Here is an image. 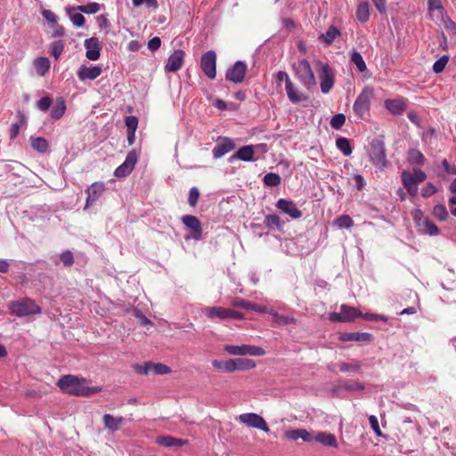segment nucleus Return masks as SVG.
<instances>
[{
    "mask_svg": "<svg viewBox=\"0 0 456 456\" xmlns=\"http://www.w3.org/2000/svg\"><path fill=\"white\" fill-rule=\"evenodd\" d=\"M225 352L232 355H253L262 356L265 355V351L257 346L242 345V346H232L229 345L224 347Z\"/></svg>",
    "mask_w": 456,
    "mask_h": 456,
    "instance_id": "obj_10",
    "label": "nucleus"
},
{
    "mask_svg": "<svg viewBox=\"0 0 456 456\" xmlns=\"http://www.w3.org/2000/svg\"><path fill=\"white\" fill-rule=\"evenodd\" d=\"M343 387L350 391H361L364 389V385L358 381L349 380L345 382Z\"/></svg>",
    "mask_w": 456,
    "mask_h": 456,
    "instance_id": "obj_56",
    "label": "nucleus"
},
{
    "mask_svg": "<svg viewBox=\"0 0 456 456\" xmlns=\"http://www.w3.org/2000/svg\"><path fill=\"white\" fill-rule=\"evenodd\" d=\"M362 313L356 308L342 305L339 313H331L329 319L331 322H347L354 321L356 317H360Z\"/></svg>",
    "mask_w": 456,
    "mask_h": 456,
    "instance_id": "obj_11",
    "label": "nucleus"
},
{
    "mask_svg": "<svg viewBox=\"0 0 456 456\" xmlns=\"http://www.w3.org/2000/svg\"><path fill=\"white\" fill-rule=\"evenodd\" d=\"M264 224L268 228L275 227L277 230L281 231L282 223L277 215H267L265 217Z\"/></svg>",
    "mask_w": 456,
    "mask_h": 456,
    "instance_id": "obj_42",
    "label": "nucleus"
},
{
    "mask_svg": "<svg viewBox=\"0 0 456 456\" xmlns=\"http://www.w3.org/2000/svg\"><path fill=\"white\" fill-rule=\"evenodd\" d=\"M237 419L248 428H256L266 433L270 432V428L265 419L256 413H242L239 415Z\"/></svg>",
    "mask_w": 456,
    "mask_h": 456,
    "instance_id": "obj_7",
    "label": "nucleus"
},
{
    "mask_svg": "<svg viewBox=\"0 0 456 456\" xmlns=\"http://www.w3.org/2000/svg\"><path fill=\"white\" fill-rule=\"evenodd\" d=\"M75 9L70 8L68 10V13L72 24L77 28H82L85 26L86 19L81 13H71Z\"/></svg>",
    "mask_w": 456,
    "mask_h": 456,
    "instance_id": "obj_47",
    "label": "nucleus"
},
{
    "mask_svg": "<svg viewBox=\"0 0 456 456\" xmlns=\"http://www.w3.org/2000/svg\"><path fill=\"white\" fill-rule=\"evenodd\" d=\"M370 159L372 164L380 169L387 166L385 143L382 140L375 138L370 142Z\"/></svg>",
    "mask_w": 456,
    "mask_h": 456,
    "instance_id": "obj_3",
    "label": "nucleus"
},
{
    "mask_svg": "<svg viewBox=\"0 0 456 456\" xmlns=\"http://www.w3.org/2000/svg\"><path fill=\"white\" fill-rule=\"evenodd\" d=\"M339 35V30L336 27L330 26L325 33L320 35L319 39L322 40L326 45H330Z\"/></svg>",
    "mask_w": 456,
    "mask_h": 456,
    "instance_id": "obj_34",
    "label": "nucleus"
},
{
    "mask_svg": "<svg viewBox=\"0 0 456 456\" xmlns=\"http://www.w3.org/2000/svg\"><path fill=\"white\" fill-rule=\"evenodd\" d=\"M336 145L338 149L345 155L350 156L352 154V147L350 144V141L346 137H338L336 140Z\"/></svg>",
    "mask_w": 456,
    "mask_h": 456,
    "instance_id": "obj_40",
    "label": "nucleus"
},
{
    "mask_svg": "<svg viewBox=\"0 0 456 456\" xmlns=\"http://www.w3.org/2000/svg\"><path fill=\"white\" fill-rule=\"evenodd\" d=\"M422 233L428 234L430 236H436L439 234L438 227L428 218H424L422 224L419 226Z\"/></svg>",
    "mask_w": 456,
    "mask_h": 456,
    "instance_id": "obj_33",
    "label": "nucleus"
},
{
    "mask_svg": "<svg viewBox=\"0 0 456 456\" xmlns=\"http://www.w3.org/2000/svg\"><path fill=\"white\" fill-rule=\"evenodd\" d=\"M42 15L49 23L53 24V23H57V21H58L57 15L50 10H43Z\"/></svg>",
    "mask_w": 456,
    "mask_h": 456,
    "instance_id": "obj_62",
    "label": "nucleus"
},
{
    "mask_svg": "<svg viewBox=\"0 0 456 456\" xmlns=\"http://www.w3.org/2000/svg\"><path fill=\"white\" fill-rule=\"evenodd\" d=\"M276 79L279 82L285 81V83H286V86L285 87H289L290 88V86H291V80H290L289 75L285 71H279V72H277Z\"/></svg>",
    "mask_w": 456,
    "mask_h": 456,
    "instance_id": "obj_63",
    "label": "nucleus"
},
{
    "mask_svg": "<svg viewBox=\"0 0 456 456\" xmlns=\"http://www.w3.org/2000/svg\"><path fill=\"white\" fill-rule=\"evenodd\" d=\"M369 422L377 436H384V435L379 428V420L376 416L370 415L369 417Z\"/></svg>",
    "mask_w": 456,
    "mask_h": 456,
    "instance_id": "obj_57",
    "label": "nucleus"
},
{
    "mask_svg": "<svg viewBox=\"0 0 456 456\" xmlns=\"http://www.w3.org/2000/svg\"><path fill=\"white\" fill-rule=\"evenodd\" d=\"M90 381L74 375H64L57 382L58 387L64 393L74 396H90L102 391L101 387H88Z\"/></svg>",
    "mask_w": 456,
    "mask_h": 456,
    "instance_id": "obj_1",
    "label": "nucleus"
},
{
    "mask_svg": "<svg viewBox=\"0 0 456 456\" xmlns=\"http://www.w3.org/2000/svg\"><path fill=\"white\" fill-rule=\"evenodd\" d=\"M362 367L360 361H353L352 362H340L338 369L341 372H356Z\"/></svg>",
    "mask_w": 456,
    "mask_h": 456,
    "instance_id": "obj_43",
    "label": "nucleus"
},
{
    "mask_svg": "<svg viewBox=\"0 0 456 456\" xmlns=\"http://www.w3.org/2000/svg\"><path fill=\"white\" fill-rule=\"evenodd\" d=\"M105 191V184L102 182L93 183L86 190V201L85 209L87 208L90 204L96 201Z\"/></svg>",
    "mask_w": 456,
    "mask_h": 456,
    "instance_id": "obj_18",
    "label": "nucleus"
},
{
    "mask_svg": "<svg viewBox=\"0 0 456 456\" xmlns=\"http://www.w3.org/2000/svg\"><path fill=\"white\" fill-rule=\"evenodd\" d=\"M232 361V370H247L256 367V362L251 359L235 358Z\"/></svg>",
    "mask_w": 456,
    "mask_h": 456,
    "instance_id": "obj_30",
    "label": "nucleus"
},
{
    "mask_svg": "<svg viewBox=\"0 0 456 456\" xmlns=\"http://www.w3.org/2000/svg\"><path fill=\"white\" fill-rule=\"evenodd\" d=\"M85 47L86 49V56L91 61H96L101 55V45L99 39L92 37L85 40Z\"/></svg>",
    "mask_w": 456,
    "mask_h": 456,
    "instance_id": "obj_17",
    "label": "nucleus"
},
{
    "mask_svg": "<svg viewBox=\"0 0 456 456\" xmlns=\"http://www.w3.org/2000/svg\"><path fill=\"white\" fill-rule=\"evenodd\" d=\"M267 313L273 316V322L275 323L276 326H284L289 323H294L296 322V320L293 317L281 315L277 312L273 310L268 311Z\"/></svg>",
    "mask_w": 456,
    "mask_h": 456,
    "instance_id": "obj_39",
    "label": "nucleus"
},
{
    "mask_svg": "<svg viewBox=\"0 0 456 456\" xmlns=\"http://www.w3.org/2000/svg\"><path fill=\"white\" fill-rule=\"evenodd\" d=\"M436 192V188L431 183H427L421 190V195L424 198H428Z\"/></svg>",
    "mask_w": 456,
    "mask_h": 456,
    "instance_id": "obj_60",
    "label": "nucleus"
},
{
    "mask_svg": "<svg viewBox=\"0 0 456 456\" xmlns=\"http://www.w3.org/2000/svg\"><path fill=\"white\" fill-rule=\"evenodd\" d=\"M206 316L209 319H234L240 320L243 319L244 315L240 312L232 310L231 308H224L221 306H212L207 307L204 310Z\"/></svg>",
    "mask_w": 456,
    "mask_h": 456,
    "instance_id": "obj_5",
    "label": "nucleus"
},
{
    "mask_svg": "<svg viewBox=\"0 0 456 456\" xmlns=\"http://www.w3.org/2000/svg\"><path fill=\"white\" fill-rule=\"evenodd\" d=\"M315 441L329 447L337 448L338 446L336 436L331 433L319 432L315 434Z\"/></svg>",
    "mask_w": 456,
    "mask_h": 456,
    "instance_id": "obj_29",
    "label": "nucleus"
},
{
    "mask_svg": "<svg viewBox=\"0 0 456 456\" xmlns=\"http://www.w3.org/2000/svg\"><path fill=\"white\" fill-rule=\"evenodd\" d=\"M125 124L127 131L135 132L138 126V118L135 116H127Z\"/></svg>",
    "mask_w": 456,
    "mask_h": 456,
    "instance_id": "obj_55",
    "label": "nucleus"
},
{
    "mask_svg": "<svg viewBox=\"0 0 456 456\" xmlns=\"http://www.w3.org/2000/svg\"><path fill=\"white\" fill-rule=\"evenodd\" d=\"M161 40L159 37H154L148 42V48L151 51H156L160 47Z\"/></svg>",
    "mask_w": 456,
    "mask_h": 456,
    "instance_id": "obj_64",
    "label": "nucleus"
},
{
    "mask_svg": "<svg viewBox=\"0 0 456 456\" xmlns=\"http://www.w3.org/2000/svg\"><path fill=\"white\" fill-rule=\"evenodd\" d=\"M286 92L289 99L293 102H299L304 100V95L297 91L292 82L290 88L286 87Z\"/></svg>",
    "mask_w": 456,
    "mask_h": 456,
    "instance_id": "obj_51",
    "label": "nucleus"
},
{
    "mask_svg": "<svg viewBox=\"0 0 456 456\" xmlns=\"http://www.w3.org/2000/svg\"><path fill=\"white\" fill-rule=\"evenodd\" d=\"M334 224L338 228H351L354 225V221L348 215H343L334 221Z\"/></svg>",
    "mask_w": 456,
    "mask_h": 456,
    "instance_id": "obj_48",
    "label": "nucleus"
},
{
    "mask_svg": "<svg viewBox=\"0 0 456 456\" xmlns=\"http://www.w3.org/2000/svg\"><path fill=\"white\" fill-rule=\"evenodd\" d=\"M432 214L435 217H436L439 221H445L448 217V211L445 206L438 204L433 208Z\"/></svg>",
    "mask_w": 456,
    "mask_h": 456,
    "instance_id": "obj_49",
    "label": "nucleus"
},
{
    "mask_svg": "<svg viewBox=\"0 0 456 456\" xmlns=\"http://www.w3.org/2000/svg\"><path fill=\"white\" fill-rule=\"evenodd\" d=\"M52 99L49 97V96H45V97H42L38 102H37V107L39 110H43V111H46L49 110V108L51 107L52 105Z\"/></svg>",
    "mask_w": 456,
    "mask_h": 456,
    "instance_id": "obj_59",
    "label": "nucleus"
},
{
    "mask_svg": "<svg viewBox=\"0 0 456 456\" xmlns=\"http://www.w3.org/2000/svg\"><path fill=\"white\" fill-rule=\"evenodd\" d=\"M9 309L12 314L18 317L37 314L42 311L41 307L29 297H25L21 300L11 302L9 305Z\"/></svg>",
    "mask_w": 456,
    "mask_h": 456,
    "instance_id": "obj_2",
    "label": "nucleus"
},
{
    "mask_svg": "<svg viewBox=\"0 0 456 456\" xmlns=\"http://www.w3.org/2000/svg\"><path fill=\"white\" fill-rule=\"evenodd\" d=\"M155 442L157 444L167 448L182 447L188 444V440L186 439L176 438L171 436H157Z\"/></svg>",
    "mask_w": 456,
    "mask_h": 456,
    "instance_id": "obj_21",
    "label": "nucleus"
},
{
    "mask_svg": "<svg viewBox=\"0 0 456 456\" xmlns=\"http://www.w3.org/2000/svg\"><path fill=\"white\" fill-rule=\"evenodd\" d=\"M102 73V69L98 66L86 67L81 66L77 71V77L80 80L86 79L94 80L97 78Z\"/></svg>",
    "mask_w": 456,
    "mask_h": 456,
    "instance_id": "obj_26",
    "label": "nucleus"
},
{
    "mask_svg": "<svg viewBox=\"0 0 456 456\" xmlns=\"http://www.w3.org/2000/svg\"><path fill=\"white\" fill-rule=\"evenodd\" d=\"M185 53L183 50L175 51L167 59L165 65L166 72H176L183 65Z\"/></svg>",
    "mask_w": 456,
    "mask_h": 456,
    "instance_id": "obj_15",
    "label": "nucleus"
},
{
    "mask_svg": "<svg viewBox=\"0 0 456 456\" xmlns=\"http://www.w3.org/2000/svg\"><path fill=\"white\" fill-rule=\"evenodd\" d=\"M448 61H449V57L446 56V55H443L442 57H440L433 65V71L435 73H441L446 64L448 63Z\"/></svg>",
    "mask_w": 456,
    "mask_h": 456,
    "instance_id": "obj_53",
    "label": "nucleus"
},
{
    "mask_svg": "<svg viewBox=\"0 0 456 456\" xmlns=\"http://www.w3.org/2000/svg\"><path fill=\"white\" fill-rule=\"evenodd\" d=\"M73 9H76L77 11L83 13L94 14L101 10V4L94 2L85 5H77L76 7H73Z\"/></svg>",
    "mask_w": 456,
    "mask_h": 456,
    "instance_id": "obj_41",
    "label": "nucleus"
},
{
    "mask_svg": "<svg viewBox=\"0 0 456 456\" xmlns=\"http://www.w3.org/2000/svg\"><path fill=\"white\" fill-rule=\"evenodd\" d=\"M285 437L293 441H296L299 438L303 439L304 441H310L311 435L305 429H291L286 431Z\"/></svg>",
    "mask_w": 456,
    "mask_h": 456,
    "instance_id": "obj_31",
    "label": "nucleus"
},
{
    "mask_svg": "<svg viewBox=\"0 0 456 456\" xmlns=\"http://www.w3.org/2000/svg\"><path fill=\"white\" fill-rule=\"evenodd\" d=\"M346 122V116L342 113L336 114L332 117L330 124L333 129L339 130Z\"/></svg>",
    "mask_w": 456,
    "mask_h": 456,
    "instance_id": "obj_52",
    "label": "nucleus"
},
{
    "mask_svg": "<svg viewBox=\"0 0 456 456\" xmlns=\"http://www.w3.org/2000/svg\"><path fill=\"white\" fill-rule=\"evenodd\" d=\"M339 340L343 342H370L372 335L368 332H345L339 335Z\"/></svg>",
    "mask_w": 456,
    "mask_h": 456,
    "instance_id": "obj_22",
    "label": "nucleus"
},
{
    "mask_svg": "<svg viewBox=\"0 0 456 456\" xmlns=\"http://www.w3.org/2000/svg\"><path fill=\"white\" fill-rule=\"evenodd\" d=\"M234 149L235 143L231 138L219 136L216 140V145L214 147L212 153L215 159H220Z\"/></svg>",
    "mask_w": 456,
    "mask_h": 456,
    "instance_id": "obj_14",
    "label": "nucleus"
},
{
    "mask_svg": "<svg viewBox=\"0 0 456 456\" xmlns=\"http://www.w3.org/2000/svg\"><path fill=\"white\" fill-rule=\"evenodd\" d=\"M232 305L235 307H240V308H244L246 310H251V311H254L256 313L265 314V313L268 312V309L266 306L261 305L258 304H254V303H251L248 300H245V299L240 298V297L235 298L232 301Z\"/></svg>",
    "mask_w": 456,
    "mask_h": 456,
    "instance_id": "obj_25",
    "label": "nucleus"
},
{
    "mask_svg": "<svg viewBox=\"0 0 456 456\" xmlns=\"http://www.w3.org/2000/svg\"><path fill=\"white\" fill-rule=\"evenodd\" d=\"M66 103L62 98H58L51 109V117L53 119H60L65 113Z\"/></svg>",
    "mask_w": 456,
    "mask_h": 456,
    "instance_id": "obj_32",
    "label": "nucleus"
},
{
    "mask_svg": "<svg viewBox=\"0 0 456 456\" xmlns=\"http://www.w3.org/2000/svg\"><path fill=\"white\" fill-rule=\"evenodd\" d=\"M102 421L105 428L111 432L119 430L126 423V420L122 416L115 417L109 413L103 415Z\"/></svg>",
    "mask_w": 456,
    "mask_h": 456,
    "instance_id": "obj_20",
    "label": "nucleus"
},
{
    "mask_svg": "<svg viewBox=\"0 0 456 456\" xmlns=\"http://www.w3.org/2000/svg\"><path fill=\"white\" fill-rule=\"evenodd\" d=\"M199 198H200L199 189L197 187L191 188L190 191H189V197H188L189 205L192 208L196 207Z\"/></svg>",
    "mask_w": 456,
    "mask_h": 456,
    "instance_id": "obj_54",
    "label": "nucleus"
},
{
    "mask_svg": "<svg viewBox=\"0 0 456 456\" xmlns=\"http://www.w3.org/2000/svg\"><path fill=\"white\" fill-rule=\"evenodd\" d=\"M37 73L44 76L50 69V61L46 57H38L34 61Z\"/></svg>",
    "mask_w": 456,
    "mask_h": 456,
    "instance_id": "obj_36",
    "label": "nucleus"
},
{
    "mask_svg": "<svg viewBox=\"0 0 456 456\" xmlns=\"http://www.w3.org/2000/svg\"><path fill=\"white\" fill-rule=\"evenodd\" d=\"M61 260L63 263L64 266H66V267L71 266L74 263V257H73L72 252L69 250L64 251L61 255Z\"/></svg>",
    "mask_w": 456,
    "mask_h": 456,
    "instance_id": "obj_58",
    "label": "nucleus"
},
{
    "mask_svg": "<svg viewBox=\"0 0 456 456\" xmlns=\"http://www.w3.org/2000/svg\"><path fill=\"white\" fill-rule=\"evenodd\" d=\"M351 61L357 67L358 70L363 72L367 69L366 63L359 52L351 54Z\"/></svg>",
    "mask_w": 456,
    "mask_h": 456,
    "instance_id": "obj_46",
    "label": "nucleus"
},
{
    "mask_svg": "<svg viewBox=\"0 0 456 456\" xmlns=\"http://www.w3.org/2000/svg\"><path fill=\"white\" fill-rule=\"evenodd\" d=\"M411 175L414 178V180L417 183V184L424 182L426 180V178H427L426 174L422 170L417 169V168L413 169V172L411 173Z\"/></svg>",
    "mask_w": 456,
    "mask_h": 456,
    "instance_id": "obj_61",
    "label": "nucleus"
},
{
    "mask_svg": "<svg viewBox=\"0 0 456 456\" xmlns=\"http://www.w3.org/2000/svg\"><path fill=\"white\" fill-rule=\"evenodd\" d=\"M408 161L411 164L424 165L425 157L424 155L417 149H410L408 151Z\"/></svg>",
    "mask_w": 456,
    "mask_h": 456,
    "instance_id": "obj_38",
    "label": "nucleus"
},
{
    "mask_svg": "<svg viewBox=\"0 0 456 456\" xmlns=\"http://www.w3.org/2000/svg\"><path fill=\"white\" fill-rule=\"evenodd\" d=\"M212 365L216 370H222L224 372H233L232 359H229L227 361L214 360V361H212Z\"/></svg>",
    "mask_w": 456,
    "mask_h": 456,
    "instance_id": "obj_44",
    "label": "nucleus"
},
{
    "mask_svg": "<svg viewBox=\"0 0 456 456\" xmlns=\"http://www.w3.org/2000/svg\"><path fill=\"white\" fill-rule=\"evenodd\" d=\"M255 149L253 145H245L240 147L234 155L229 158V162L232 163L235 159L243 161H251L254 159Z\"/></svg>",
    "mask_w": 456,
    "mask_h": 456,
    "instance_id": "obj_23",
    "label": "nucleus"
},
{
    "mask_svg": "<svg viewBox=\"0 0 456 456\" xmlns=\"http://www.w3.org/2000/svg\"><path fill=\"white\" fill-rule=\"evenodd\" d=\"M386 109L393 115H402L406 109L404 99H388L384 102Z\"/></svg>",
    "mask_w": 456,
    "mask_h": 456,
    "instance_id": "obj_24",
    "label": "nucleus"
},
{
    "mask_svg": "<svg viewBox=\"0 0 456 456\" xmlns=\"http://www.w3.org/2000/svg\"><path fill=\"white\" fill-rule=\"evenodd\" d=\"M321 69L319 70V80L321 91L323 94H328L335 84V71L327 63H319Z\"/></svg>",
    "mask_w": 456,
    "mask_h": 456,
    "instance_id": "obj_6",
    "label": "nucleus"
},
{
    "mask_svg": "<svg viewBox=\"0 0 456 456\" xmlns=\"http://www.w3.org/2000/svg\"><path fill=\"white\" fill-rule=\"evenodd\" d=\"M137 160L138 156L135 151H129L126 157V160L115 169V176L123 178L129 175L134 168Z\"/></svg>",
    "mask_w": 456,
    "mask_h": 456,
    "instance_id": "obj_12",
    "label": "nucleus"
},
{
    "mask_svg": "<svg viewBox=\"0 0 456 456\" xmlns=\"http://www.w3.org/2000/svg\"><path fill=\"white\" fill-rule=\"evenodd\" d=\"M276 207L278 209H280L283 213H286L293 219H297L302 216V212L297 208L296 204L291 200L280 199L276 203Z\"/></svg>",
    "mask_w": 456,
    "mask_h": 456,
    "instance_id": "obj_19",
    "label": "nucleus"
},
{
    "mask_svg": "<svg viewBox=\"0 0 456 456\" xmlns=\"http://www.w3.org/2000/svg\"><path fill=\"white\" fill-rule=\"evenodd\" d=\"M294 69L298 79L305 86L314 85V72L309 61L305 59L294 64Z\"/></svg>",
    "mask_w": 456,
    "mask_h": 456,
    "instance_id": "obj_8",
    "label": "nucleus"
},
{
    "mask_svg": "<svg viewBox=\"0 0 456 456\" xmlns=\"http://www.w3.org/2000/svg\"><path fill=\"white\" fill-rule=\"evenodd\" d=\"M152 371L155 374H168L171 372V368L166 364L163 363H151L147 362L145 363L143 367V373L148 374L149 372Z\"/></svg>",
    "mask_w": 456,
    "mask_h": 456,
    "instance_id": "obj_28",
    "label": "nucleus"
},
{
    "mask_svg": "<svg viewBox=\"0 0 456 456\" xmlns=\"http://www.w3.org/2000/svg\"><path fill=\"white\" fill-rule=\"evenodd\" d=\"M401 177L403 184L407 190L408 193L411 196H416L418 193V184L412 177L411 173L408 171H403Z\"/></svg>",
    "mask_w": 456,
    "mask_h": 456,
    "instance_id": "obj_27",
    "label": "nucleus"
},
{
    "mask_svg": "<svg viewBox=\"0 0 456 456\" xmlns=\"http://www.w3.org/2000/svg\"><path fill=\"white\" fill-rule=\"evenodd\" d=\"M263 181L266 186L275 187L281 184V178L278 174L271 172L264 176Z\"/></svg>",
    "mask_w": 456,
    "mask_h": 456,
    "instance_id": "obj_45",
    "label": "nucleus"
},
{
    "mask_svg": "<svg viewBox=\"0 0 456 456\" xmlns=\"http://www.w3.org/2000/svg\"><path fill=\"white\" fill-rule=\"evenodd\" d=\"M200 68L203 73L210 79L216 76V53L213 50L206 52L200 59Z\"/></svg>",
    "mask_w": 456,
    "mask_h": 456,
    "instance_id": "obj_9",
    "label": "nucleus"
},
{
    "mask_svg": "<svg viewBox=\"0 0 456 456\" xmlns=\"http://www.w3.org/2000/svg\"><path fill=\"white\" fill-rule=\"evenodd\" d=\"M246 71L247 65L244 62L238 61L232 67L227 69L225 78L226 80L235 84L241 83L244 80Z\"/></svg>",
    "mask_w": 456,
    "mask_h": 456,
    "instance_id": "obj_13",
    "label": "nucleus"
},
{
    "mask_svg": "<svg viewBox=\"0 0 456 456\" xmlns=\"http://www.w3.org/2000/svg\"><path fill=\"white\" fill-rule=\"evenodd\" d=\"M51 54L58 60L64 50V43L61 40L54 41L51 44Z\"/></svg>",
    "mask_w": 456,
    "mask_h": 456,
    "instance_id": "obj_50",
    "label": "nucleus"
},
{
    "mask_svg": "<svg viewBox=\"0 0 456 456\" xmlns=\"http://www.w3.org/2000/svg\"><path fill=\"white\" fill-rule=\"evenodd\" d=\"M31 147L39 153H45L48 150V142L43 137H31Z\"/></svg>",
    "mask_w": 456,
    "mask_h": 456,
    "instance_id": "obj_37",
    "label": "nucleus"
},
{
    "mask_svg": "<svg viewBox=\"0 0 456 456\" xmlns=\"http://www.w3.org/2000/svg\"><path fill=\"white\" fill-rule=\"evenodd\" d=\"M373 98V89L365 86L357 96L353 110L359 118H363L370 111V101Z\"/></svg>",
    "mask_w": 456,
    "mask_h": 456,
    "instance_id": "obj_4",
    "label": "nucleus"
},
{
    "mask_svg": "<svg viewBox=\"0 0 456 456\" xmlns=\"http://www.w3.org/2000/svg\"><path fill=\"white\" fill-rule=\"evenodd\" d=\"M183 224L191 231V236L195 240H200L202 234V226L200 221L194 216L186 215L182 218Z\"/></svg>",
    "mask_w": 456,
    "mask_h": 456,
    "instance_id": "obj_16",
    "label": "nucleus"
},
{
    "mask_svg": "<svg viewBox=\"0 0 456 456\" xmlns=\"http://www.w3.org/2000/svg\"><path fill=\"white\" fill-rule=\"evenodd\" d=\"M356 18L357 20L364 23L366 22L370 18V5L367 2H362L358 4L356 9Z\"/></svg>",
    "mask_w": 456,
    "mask_h": 456,
    "instance_id": "obj_35",
    "label": "nucleus"
}]
</instances>
